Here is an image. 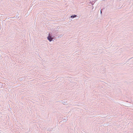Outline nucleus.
<instances>
[{
  "mask_svg": "<svg viewBox=\"0 0 133 133\" xmlns=\"http://www.w3.org/2000/svg\"><path fill=\"white\" fill-rule=\"evenodd\" d=\"M104 8H103L101 10V11H100V12H101V14H102V10H104Z\"/></svg>",
  "mask_w": 133,
  "mask_h": 133,
  "instance_id": "7ed1b4c3",
  "label": "nucleus"
},
{
  "mask_svg": "<svg viewBox=\"0 0 133 133\" xmlns=\"http://www.w3.org/2000/svg\"><path fill=\"white\" fill-rule=\"evenodd\" d=\"M57 36V33H55V34H54L53 35L52 33L50 32L48 34V35L47 37V38L49 42H51L52 41L54 37L55 36Z\"/></svg>",
  "mask_w": 133,
  "mask_h": 133,
  "instance_id": "f257e3e1",
  "label": "nucleus"
},
{
  "mask_svg": "<svg viewBox=\"0 0 133 133\" xmlns=\"http://www.w3.org/2000/svg\"><path fill=\"white\" fill-rule=\"evenodd\" d=\"M90 3L92 5H93L94 4V3H93V2H90Z\"/></svg>",
  "mask_w": 133,
  "mask_h": 133,
  "instance_id": "20e7f679",
  "label": "nucleus"
},
{
  "mask_svg": "<svg viewBox=\"0 0 133 133\" xmlns=\"http://www.w3.org/2000/svg\"><path fill=\"white\" fill-rule=\"evenodd\" d=\"M77 16V15H74L71 16V18H74L76 17Z\"/></svg>",
  "mask_w": 133,
  "mask_h": 133,
  "instance_id": "f03ea898",
  "label": "nucleus"
}]
</instances>
